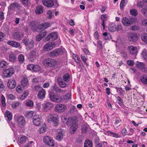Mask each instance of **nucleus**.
I'll use <instances>...</instances> for the list:
<instances>
[{"mask_svg": "<svg viewBox=\"0 0 147 147\" xmlns=\"http://www.w3.org/2000/svg\"><path fill=\"white\" fill-rule=\"evenodd\" d=\"M32 29L34 31L38 32L40 30L45 29L49 26L50 24L48 22H45L40 24L37 25L35 21H32L30 23Z\"/></svg>", "mask_w": 147, "mask_h": 147, "instance_id": "nucleus-1", "label": "nucleus"}, {"mask_svg": "<svg viewBox=\"0 0 147 147\" xmlns=\"http://www.w3.org/2000/svg\"><path fill=\"white\" fill-rule=\"evenodd\" d=\"M78 120L75 118H72L68 121L67 124L70 126L69 131L71 134H74L78 127Z\"/></svg>", "mask_w": 147, "mask_h": 147, "instance_id": "nucleus-2", "label": "nucleus"}, {"mask_svg": "<svg viewBox=\"0 0 147 147\" xmlns=\"http://www.w3.org/2000/svg\"><path fill=\"white\" fill-rule=\"evenodd\" d=\"M65 51L64 48L56 49L50 52L49 55L51 57H57L62 55Z\"/></svg>", "mask_w": 147, "mask_h": 147, "instance_id": "nucleus-3", "label": "nucleus"}, {"mask_svg": "<svg viewBox=\"0 0 147 147\" xmlns=\"http://www.w3.org/2000/svg\"><path fill=\"white\" fill-rule=\"evenodd\" d=\"M49 96L50 100L52 102H59L62 101L61 97L53 92H50Z\"/></svg>", "mask_w": 147, "mask_h": 147, "instance_id": "nucleus-4", "label": "nucleus"}, {"mask_svg": "<svg viewBox=\"0 0 147 147\" xmlns=\"http://www.w3.org/2000/svg\"><path fill=\"white\" fill-rule=\"evenodd\" d=\"M44 142L49 146H54V142L53 139L51 137L46 136L43 138Z\"/></svg>", "mask_w": 147, "mask_h": 147, "instance_id": "nucleus-5", "label": "nucleus"}, {"mask_svg": "<svg viewBox=\"0 0 147 147\" xmlns=\"http://www.w3.org/2000/svg\"><path fill=\"white\" fill-rule=\"evenodd\" d=\"M43 63L44 65L47 67H52L54 66L55 64L54 60L50 58L45 59L43 61Z\"/></svg>", "mask_w": 147, "mask_h": 147, "instance_id": "nucleus-6", "label": "nucleus"}, {"mask_svg": "<svg viewBox=\"0 0 147 147\" xmlns=\"http://www.w3.org/2000/svg\"><path fill=\"white\" fill-rule=\"evenodd\" d=\"M22 42L29 49H32L34 47V42L32 40H30L28 38H25L23 39Z\"/></svg>", "mask_w": 147, "mask_h": 147, "instance_id": "nucleus-7", "label": "nucleus"}, {"mask_svg": "<svg viewBox=\"0 0 147 147\" xmlns=\"http://www.w3.org/2000/svg\"><path fill=\"white\" fill-rule=\"evenodd\" d=\"M135 22L134 19L132 18L128 19L126 17H123L122 19V22L123 25L126 26H129Z\"/></svg>", "mask_w": 147, "mask_h": 147, "instance_id": "nucleus-8", "label": "nucleus"}, {"mask_svg": "<svg viewBox=\"0 0 147 147\" xmlns=\"http://www.w3.org/2000/svg\"><path fill=\"white\" fill-rule=\"evenodd\" d=\"M67 109V107L63 104H59L56 105L55 108V111L58 113H61Z\"/></svg>", "mask_w": 147, "mask_h": 147, "instance_id": "nucleus-9", "label": "nucleus"}, {"mask_svg": "<svg viewBox=\"0 0 147 147\" xmlns=\"http://www.w3.org/2000/svg\"><path fill=\"white\" fill-rule=\"evenodd\" d=\"M128 39L129 41L135 42L138 39V36L137 34L134 33L130 32L127 35Z\"/></svg>", "mask_w": 147, "mask_h": 147, "instance_id": "nucleus-10", "label": "nucleus"}, {"mask_svg": "<svg viewBox=\"0 0 147 147\" xmlns=\"http://www.w3.org/2000/svg\"><path fill=\"white\" fill-rule=\"evenodd\" d=\"M58 117L57 115L55 114H50L48 116L47 121L49 123L53 122L57 123L58 121Z\"/></svg>", "mask_w": 147, "mask_h": 147, "instance_id": "nucleus-11", "label": "nucleus"}, {"mask_svg": "<svg viewBox=\"0 0 147 147\" xmlns=\"http://www.w3.org/2000/svg\"><path fill=\"white\" fill-rule=\"evenodd\" d=\"M56 44L55 42H49L44 45L43 50L44 51H48L53 49L55 47Z\"/></svg>", "mask_w": 147, "mask_h": 147, "instance_id": "nucleus-12", "label": "nucleus"}, {"mask_svg": "<svg viewBox=\"0 0 147 147\" xmlns=\"http://www.w3.org/2000/svg\"><path fill=\"white\" fill-rule=\"evenodd\" d=\"M58 37V34L57 32H55L49 34L47 37L46 40L47 41L49 40L54 41Z\"/></svg>", "mask_w": 147, "mask_h": 147, "instance_id": "nucleus-13", "label": "nucleus"}, {"mask_svg": "<svg viewBox=\"0 0 147 147\" xmlns=\"http://www.w3.org/2000/svg\"><path fill=\"white\" fill-rule=\"evenodd\" d=\"M17 120L18 125L20 127H22L25 125V120L23 116H18L17 118Z\"/></svg>", "mask_w": 147, "mask_h": 147, "instance_id": "nucleus-14", "label": "nucleus"}, {"mask_svg": "<svg viewBox=\"0 0 147 147\" xmlns=\"http://www.w3.org/2000/svg\"><path fill=\"white\" fill-rule=\"evenodd\" d=\"M14 73V69L13 68H10L8 69H5L3 71L4 76L6 78L10 77Z\"/></svg>", "mask_w": 147, "mask_h": 147, "instance_id": "nucleus-15", "label": "nucleus"}, {"mask_svg": "<svg viewBox=\"0 0 147 147\" xmlns=\"http://www.w3.org/2000/svg\"><path fill=\"white\" fill-rule=\"evenodd\" d=\"M32 122L35 125L38 126L41 123V119L38 115H35L32 119Z\"/></svg>", "mask_w": 147, "mask_h": 147, "instance_id": "nucleus-16", "label": "nucleus"}, {"mask_svg": "<svg viewBox=\"0 0 147 147\" xmlns=\"http://www.w3.org/2000/svg\"><path fill=\"white\" fill-rule=\"evenodd\" d=\"M16 82L14 79H10L8 80L7 86L9 88L11 89H13L16 87Z\"/></svg>", "mask_w": 147, "mask_h": 147, "instance_id": "nucleus-17", "label": "nucleus"}, {"mask_svg": "<svg viewBox=\"0 0 147 147\" xmlns=\"http://www.w3.org/2000/svg\"><path fill=\"white\" fill-rule=\"evenodd\" d=\"M43 4L47 8L51 7L54 5L53 0H43Z\"/></svg>", "mask_w": 147, "mask_h": 147, "instance_id": "nucleus-18", "label": "nucleus"}, {"mask_svg": "<svg viewBox=\"0 0 147 147\" xmlns=\"http://www.w3.org/2000/svg\"><path fill=\"white\" fill-rule=\"evenodd\" d=\"M42 106L44 111H47L52 109L53 107V104L50 102H48L43 104Z\"/></svg>", "mask_w": 147, "mask_h": 147, "instance_id": "nucleus-19", "label": "nucleus"}, {"mask_svg": "<svg viewBox=\"0 0 147 147\" xmlns=\"http://www.w3.org/2000/svg\"><path fill=\"white\" fill-rule=\"evenodd\" d=\"M47 34V31L46 30H44L41 31L40 34L36 36V40L38 41H39L43 38L46 36Z\"/></svg>", "mask_w": 147, "mask_h": 147, "instance_id": "nucleus-20", "label": "nucleus"}, {"mask_svg": "<svg viewBox=\"0 0 147 147\" xmlns=\"http://www.w3.org/2000/svg\"><path fill=\"white\" fill-rule=\"evenodd\" d=\"M20 5L18 3L16 2H14L12 3L8 7V10L9 11L11 10L14 11L15 7L20 8Z\"/></svg>", "mask_w": 147, "mask_h": 147, "instance_id": "nucleus-21", "label": "nucleus"}, {"mask_svg": "<svg viewBox=\"0 0 147 147\" xmlns=\"http://www.w3.org/2000/svg\"><path fill=\"white\" fill-rule=\"evenodd\" d=\"M24 34L22 32H14L13 33L12 35L16 40H21L24 36Z\"/></svg>", "mask_w": 147, "mask_h": 147, "instance_id": "nucleus-22", "label": "nucleus"}, {"mask_svg": "<svg viewBox=\"0 0 147 147\" xmlns=\"http://www.w3.org/2000/svg\"><path fill=\"white\" fill-rule=\"evenodd\" d=\"M131 54L132 55H136L138 53V49L136 47L133 46H129L128 47Z\"/></svg>", "mask_w": 147, "mask_h": 147, "instance_id": "nucleus-23", "label": "nucleus"}, {"mask_svg": "<svg viewBox=\"0 0 147 147\" xmlns=\"http://www.w3.org/2000/svg\"><path fill=\"white\" fill-rule=\"evenodd\" d=\"M45 90L44 89L42 88L38 92L37 96L40 99H44L45 97Z\"/></svg>", "mask_w": 147, "mask_h": 147, "instance_id": "nucleus-24", "label": "nucleus"}, {"mask_svg": "<svg viewBox=\"0 0 147 147\" xmlns=\"http://www.w3.org/2000/svg\"><path fill=\"white\" fill-rule=\"evenodd\" d=\"M136 65L137 67L142 70V71H146V69L145 68V65L143 63L137 61L136 62Z\"/></svg>", "mask_w": 147, "mask_h": 147, "instance_id": "nucleus-25", "label": "nucleus"}, {"mask_svg": "<svg viewBox=\"0 0 147 147\" xmlns=\"http://www.w3.org/2000/svg\"><path fill=\"white\" fill-rule=\"evenodd\" d=\"M7 43L8 45L12 46V47L16 48L20 46V43L13 41H8Z\"/></svg>", "mask_w": 147, "mask_h": 147, "instance_id": "nucleus-26", "label": "nucleus"}, {"mask_svg": "<svg viewBox=\"0 0 147 147\" xmlns=\"http://www.w3.org/2000/svg\"><path fill=\"white\" fill-rule=\"evenodd\" d=\"M12 118V114L8 111H7L5 113V118L6 120L9 121Z\"/></svg>", "mask_w": 147, "mask_h": 147, "instance_id": "nucleus-27", "label": "nucleus"}, {"mask_svg": "<svg viewBox=\"0 0 147 147\" xmlns=\"http://www.w3.org/2000/svg\"><path fill=\"white\" fill-rule=\"evenodd\" d=\"M36 52L32 50L30 53L29 58L30 60L32 61L36 59Z\"/></svg>", "mask_w": 147, "mask_h": 147, "instance_id": "nucleus-28", "label": "nucleus"}, {"mask_svg": "<svg viewBox=\"0 0 147 147\" xmlns=\"http://www.w3.org/2000/svg\"><path fill=\"white\" fill-rule=\"evenodd\" d=\"M108 29L110 32H113L116 31V26L114 23L109 24L108 27Z\"/></svg>", "mask_w": 147, "mask_h": 147, "instance_id": "nucleus-29", "label": "nucleus"}, {"mask_svg": "<svg viewBox=\"0 0 147 147\" xmlns=\"http://www.w3.org/2000/svg\"><path fill=\"white\" fill-rule=\"evenodd\" d=\"M57 81L59 85L62 88H64L66 86V84L63 81L62 78L59 77L57 79Z\"/></svg>", "mask_w": 147, "mask_h": 147, "instance_id": "nucleus-30", "label": "nucleus"}, {"mask_svg": "<svg viewBox=\"0 0 147 147\" xmlns=\"http://www.w3.org/2000/svg\"><path fill=\"white\" fill-rule=\"evenodd\" d=\"M21 3L25 7L29 6L31 3L29 0H20Z\"/></svg>", "mask_w": 147, "mask_h": 147, "instance_id": "nucleus-31", "label": "nucleus"}, {"mask_svg": "<svg viewBox=\"0 0 147 147\" xmlns=\"http://www.w3.org/2000/svg\"><path fill=\"white\" fill-rule=\"evenodd\" d=\"M141 82L144 84H147V75H142L140 78Z\"/></svg>", "mask_w": 147, "mask_h": 147, "instance_id": "nucleus-32", "label": "nucleus"}, {"mask_svg": "<svg viewBox=\"0 0 147 147\" xmlns=\"http://www.w3.org/2000/svg\"><path fill=\"white\" fill-rule=\"evenodd\" d=\"M92 142L88 139H86L85 141L84 147H92Z\"/></svg>", "mask_w": 147, "mask_h": 147, "instance_id": "nucleus-33", "label": "nucleus"}, {"mask_svg": "<svg viewBox=\"0 0 147 147\" xmlns=\"http://www.w3.org/2000/svg\"><path fill=\"white\" fill-rule=\"evenodd\" d=\"M43 8L41 6H37L36 7L35 13L38 14H39L42 13Z\"/></svg>", "mask_w": 147, "mask_h": 147, "instance_id": "nucleus-34", "label": "nucleus"}, {"mask_svg": "<svg viewBox=\"0 0 147 147\" xmlns=\"http://www.w3.org/2000/svg\"><path fill=\"white\" fill-rule=\"evenodd\" d=\"M127 3V0H122L120 5V7L121 9H123L124 7Z\"/></svg>", "mask_w": 147, "mask_h": 147, "instance_id": "nucleus-35", "label": "nucleus"}, {"mask_svg": "<svg viewBox=\"0 0 147 147\" xmlns=\"http://www.w3.org/2000/svg\"><path fill=\"white\" fill-rule=\"evenodd\" d=\"M63 134L62 133V131L59 132L58 133L56 137V139L58 141H61L63 138Z\"/></svg>", "mask_w": 147, "mask_h": 147, "instance_id": "nucleus-36", "label": "nucleus"}, {"mask_svg": "<svg viewBox=\"0 0 147 147\" xmlns=\"http://www.w3.org/2000/svg\"><path fill=\"white\" fill-rule=\"evenodd\" d=\"M26 105L28 107H32L33 106L34 103L30 100H27L25 101Z\"/></svg>", "mask_w": 147, "mask_h": 147, "instance_id": "nucleus-37", "label": "nucleus"}, {"mask_svg": "<svg viewBox=\"0 0 147 147\" xmlns=\"http://www.w3.org/2000/svg\"><path fill=\"white\" fill-rule=\"evenodd\" d=\"M9 61L11 62H14L16 59V55L13 54H10L9 56Z\"/></svg>", "mask_w": 147, "mask_h": 147, "instance_id": "nucleus-38", "label": "nucleus"}, {"mask_svg": "<svg viewBox=\"0 0 147 147\" xmlns=\"http://www.w3.org/2000/svg\"><path fill=\"white\" fill-rule=\"evenodd\" d=\"M7 62L4 61H1L0 62V68H5L7 65Z\"/></svg>", "mask_w": 147, "mask_h": 147, "instance_id": "nucleus-39", "label": "nucleus"}, {"mask_svg": "<svg viewBox=\"0 0 147 147\" xmlns=\"http://www.w3.org/2000/svg\"><path fill=\"white\" fill-rule=\"evenodd\" d=\"M33 113L34 112L33 111L28 112L26 113V117L28 119H30L32 117H33Z\"/></svg>", "mask_w": 147, "mask_h": 147, "instance_id": "nucleus-40", "label": "nucleus"}, {"mask_svg": "<svg viewBox=\"0 0 147 147\" xmlns=\"http://www.w3.org/2000/svg\"><path fill=\"white\" fill-rule=\"evenodd\" d=\"M22 84L23 86H26L28 84V80L26 78H24L22 81Z\"/></svg>", "mask_w": 147, "mask_h": 147, "instance_id": "nucleus-41", "label": "nucleus"}, {"mask_svg": "<svg viewBox=\"0 0 147 147\" xmlns=\"http://www.w3.org/2000/svg\"><path fill=\"white\" fill-rule=\"evenodd\" d=\"M1 101L2 105L4 107L6 106L5 99L4 96L2 95L1 97Z\"/></svg>", "mask_w": 147, "mask_h": 147, "instance_id": "nucleus-42", "label": "nucleus"}, {"mask_svg": "<svg viewBox=\"0 0 147 147\" xmlns=\"http://www.w3.org/2000/svg\"><path fill=\"white\" fill-rule=\"evenodd\" d=\"M130 13L134 16H136L138 14L137 11L135 9H132L130 11Z\"/></svg>", "mask_w": 147, "mask_h": 147, "instance_id": "nucleus-43", "label": "nucleus"}, {"mask_svg": "<svg viewBox=\"0 0 147 147\" xmlns=\"http://www.w3.org/2000/svg\"><path fill=\"white\" fill-rule=\"evenodd\" d=\"M71 95L70 93H67V94L63 96V98L64 100H69L71 98Z\"/></svg>", "mask_w": 147, "mask_h": 147, "instance_id": "nucleus-44", "label": "nucleus"}, {"mask_svg": "<svg viewBox=\"0 0 147 147\" xmlns=\"http://www.w3.org/2000/svg\"><path fill=\"white\" fill-rule=\"evenodd\" d=\"M88 131V126L87 125H83L82 127V131L83 133H86Z\"/></svg>", "mask_w": 147, "mask_h": 147, "instance_id": "nucleus-45", "label": "nucleus"}, {"mask_svg": "<svg viewBox=\"0 0 147 147\" xmlns=\"http://www.w3.org/2000/svg\"><path fill=\"white\" fill-rule=\"evenodd\" d=\"M120 54L121 56L124 58H126L127 57V54L126 51L122 50L121 51Z\"/></svg>", "mask_w": 147, "mask_h": 147, "instance_id": "nucleus-46", "label": "nucleus"}, {"mask_svg": "<svg viewBox=\"0 0 147 147\" xmlns=\"http://www.w3.org/2000/svg\"><path fill=\"white\" fill-rule=\"evenodd\" d=\"M21 105V103L17 101L13 103L12 105V107L13 108H16Z\"/></svg>", "mask_w": 147, "mask_h": 147, "instance_id": "nucleus-47", "label": "nucleus"}, {"mask_svg": "<svg viewBox=\"0 0 147 147\" xmlns=\"http://www.w3.org/2000/svg\"><path fill=\"white\" fill-rule=\"evenodd\" d=\"M141 12L143 15L145 16H147V7L143 8L141 10Z\"/></svg>", "mask_w": 147, "mask_h": 147, "instance_id": "nucleus-48", "label": "nucleus"}, {"mask_svg": "<svg viewBox=\"0 0 147 147\" xmlns=\"http://www.w3.org/2000/svg\"><path fill=\"white\" fill-rule=\"evenodd\" d=\"M77 111V109L76 107L74 106H72L71 107L69 111V112L71 113H74L76 112Z\"/></svg>", "mask_w": 147, "mask_h": 147, "instance_id": "nucleus-49", "label": "nucleus"}, {"mask_svg": "<svg viewBox=\"0 0 147 147\" xmlns=\"http://www.w3.org/2000/svg\"><path fill=\"white\" fill-rule=\"evenodd\" d=\"M24 59V56L23 55H20L18 56V60L20 63H22Z\"/></svg>", "mask_w": 147, "mask_h": 147, "instance_id": "nucleus-50", "label": "nucleus"}, {"mask_svg": "<svg viewBox=\"0 0 147 147\" xmlns=\"http://www.w3.org/2000/svg\"><path fill=\"white\" fill-rule=\"evenodd\" d=\"M69 75L68 74H66L63 76V78L64 81H66L69 79Z\"/></svg>", "mask_w": 147, "mask_h": 147, "instance_id": "nucleus-51", "label": "nucleus"}, {"mask_svg": "<svg viewBox=\"0 0 147 147\" xmlns=\"http://www.w3.org/2000/svg\"><path fill=\"white\" fill-rule=\"evenodd\" d=\"M144 58L146 59L147 58V50L146 49H144L142 53Z\"/></svg>", "mask_w": 147, "mask_h": 147, "instance_id": "nucleus-52", "label": "nucleus"}, {"mask_svg": "<svg viewBox=\"0 0 147 147\" xmlns=\"http://www.w3.org/2000/svg\"><path fill=\"white\" fill-rule=\"evenodd\" d=\"M81 57L82 60L84 63L85 65L87 66H88V63L86 62V61L87 59H86V57L82 55H81Z\"/></svg>", "mask_w": 147, "mask_h": 147, "instance_id": "nucleus-53", "label": "nucleus"}, {"mask_svg": "<svg viewBox=\"0 0 147 147\" xmlns=\"http://www.w3.org/2000/svg\"><path fill=\"white\" fill-rule=\"evenodd\" d=\"M46 129V126L45 125H44L43 127L39 129V131L40 133H44Z\"/></svg>", "mask_w": 147, "mask_h": 147, "instance_id": "nucleus-54", "label": "nucleus"}, {"mask_svg": "<svg viewBox=\"0 0 147 147\" xmlns=\"http://www.w3.org/2000/svg\"><path fill=\"white\" fill-rule=\"evenodd\" d=\"M26 137L25 136L21 137L20 140V142L21 144L24 143L26 140Z\"/></svg>", "mask_w": 147, "mask_h": 147, "instance_id": "nucleus-55", "label": "nucleus"}, {"mask_svg": "<svg viewBox=\"0 0 147 147\" xmlns=\"http://www.w3.org/2000/svg\"><path fill=\"white\" fill-rule=\"evenodd\" d=\"M0 88L2 90H5V87L4 84V83L2 80L0 79Z\"/></svg>", "mask_w": 147, "mask_h": 147, "instance_id": "nucleus-56", "label": "nucleus"}, {"mask_svg": "<svg viewBox=\"0 0 147 147\" xmlns=\"http://www.w3.org/2000/svg\"><path fill=\"white\" fill-rule=\"evenodd\" d=\"M142 40L147 44V34H144L142 37Z\"/></svg>", "mask_w": 147, "mask_h": 147, "instance_id": "nucleus-57", "label": "nucleus"}, {"mask_svg": "<svg viewBox=\"0 0 147 147\" xmlns=\"http://www.w3.org/2000/svg\"><path fill=\"white\" fill-rule=\"evenodd\" d=\"M40 69L39 66L37 65H34L33 71H38L40 70Z\"/></svg>", "mask_w": 147, "mask_h": 147, "instance_id": "nucleus-58", "label": "nucleus"}, {"mask_svg": "<svg viewBox=\"0 0 147 147\" xmlns=\"http://www.w3.org/2000/svg\"><path fill=\"white\" fill-rule=\"evenodd\" d=\"M127 64L130 66H133L134 65V61L132 60H128L127 62Z\"/></svg>", "mask_w": 147, "mask_h": 147, "instance_id": "nucleus-59", "label": "nucleus"}, {"mask_svg": "<svg viewBox=\"0 0 147 147\" xmlns=\"http://www.w3.org/2000/svg\"><path fill=\"white\" fill-rule=\"evenodd\" d=\"M7 98L11 100H13L15 99V97H14L13 95L12 94H8L7 95Z\"/></svg>", "mask_w": 147, "mask_h": 147, "instance_id": "nucleus-60", "label": "nucleus"}, {"mask_svg": "<svg viewBox=\"0 0 147 147\" xmlns=\"http://www.w3.org/2000/svg\"><path fill=\"white\" fill-rule=\"evenodd\" d=\"M47 15L48 16V18L51 19L52 18V12L51 10L48 11Z\"/></svg>", "mask_w": 147, "mask_h": 147, "instance_id": "nucleus-61", "label": "nucleus"}, {"mask_svg": "<svg viewBox=\"0 0 147 147\" xmlns=\"http://www.w3.org/2000/svg\"><path fill=\"white\" fill-rule=\"evenodd\" d=\"M116 99L119 105H122L123 104V101L119 96H117Z\"/></svg>", "mask_w": 147, "mask_h": 147, "instance_id": "nucleus-62", "label": "nucleus"}, {"mask_svg": "<svg viewBox=\"0 0 147 147\" xmlns=\"http://www.w3.org/2000/svg\"><path fill=\"white\" fill-rule=\"evenodd\" d=\"M117 92L119 93L120 95H121L124 93V90H123L121 87H120L117 90Z\"/></svg>", "mask_w": 147, "mask_h": 147, "instance_id": "nucleus-63", "label": "nucleus"}, {"mask_svg": "<svg viewBox=\"0 0 147 147\" xmlns=\"http://www.w3.org/2000/svg\"><path fill=\"white\" fill-rule=\"evenodd\" d=\"M122 30V27L121 25L118 24L116 26V30L117 31H121Z\"/></svg>", "mask_w": 147, "mask_h": 147, "instance_id": "nucleus-64", "label": "nucleus"}]
</instances>
